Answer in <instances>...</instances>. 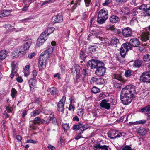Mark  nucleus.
Here are the masks:
<instances>
[{"instance_id": "48", "label": "nucleus", "mask_w": 150, "mask_h": 150, "mask_svg": "<svg viewBox=\"0 0 150 150\" xmlns=\"http://www.w3.org/2000/svg\"><path fill=\"white\" fill-rule=\"evenodd\" d=\"M121 83H117L114 84V87L120 89L121 88Z\"/></svg>"}, {"instance_id": "47", "label": "nucleus", "mask_w": 150, "mask_h": 150, "mask_svg": "<svg viewBox=\"0 0 150 150\" xmlns=\"http://www.w3.org/2000/svg\"><path fill=\"white\" fill-rule=\"evenodd\" d=\"M97 78L93 77H92L91 80L90 82L91 83L93 84L95 83V84H96L97 80Z\"/></svg>"}, {"instance_id": "12", "label": "nucleus", "mask_w": 150, "mask_h": 150, "mask_svg": "<svg viewBox=\"0 0 150 150\" xmlns=\"http://www.w3.org/2000/svg\"><path fill=\"white\" fill-rule=\"evenodd\" d=\"M39 60L38 62V66L42 67L45 65L46 63V61L48 58L45 57L44 55L41 54L39 57Z\"/></svg>"}, {"instance_id": "41", "label": "nucleus", "mask_w": 150, "mask_h": 150, "mask_svg": "<svg viewBox=\"0 0 150 150\" xmlns=\"http://www.w3.org/2000/svg\"><path fill=\"white\" fill-rule=\"evenodd\" d=\"M129 11L127 7L122 8V13L123 12L124 15H127L129 13Z\"/></svg>"}, {"instance_id": "9", "label": "nucleus", "mask_w": 150, "mask_h": 150, "mask_svg": "<svg viewBox=\"0 0 150 150\" xmlns=\"http://www.w3.org/2000/svg\"><path fill=\"white\" fill-rule=\"evenodd\" d=\"M66 99L65 96H63L62 99L59 102L57 105V109L58 111L62 112H63L64 111V106Z\"/></svg>"}, {"instance_id": "2", "label": "nucleus", "mask_w": 150, "mask_h": 150, "mask_svg": "<svg viewBox=\"0 0 150 150\" xmlns=\"http://www.w3.org/2000/svg\"><path fill=\"white\" fill-rule=\"evenodd\" d=\"M135 86L132 85H128L122 88V93L127 95L130 94L133 96V94L135 93Z\"/></svg>"}, {"instance_id": "1", "label": "nucleus", "mask_w": 150, "mask_h": 150, "mask_svg": "<svg viewBox=\"0 0 150 150\" xmlns=\"http://www.w3.org/2000/svg\"><path fill=\"white\" fill-rule=\"evenodd\" d=\"M140 44V42L137 38H133L130 40L129 43L126 42L122 44V57H124L129 50L132 49V47H137L139 46Z\"/></svg>"}, {"instance_id": "21", "label": "nucleus", "mask_w": 150, "mask_h": 150, "mask_svg": "<svg viewBox=\"0 0 150 150\" xmlns=\"http://www.w3.org/2000/svg\"><path fill=\"white\" fill-rule=\"evenodd\" d=\"M149 33L146 32L143 33L141 35V39L143 41H146L149 39Z\"/></svg>"}, {"instance_id": "13", "label": "nucleus", "mask_w": 150, "mask_h": 150, "mask_svg": "<svg viewBox=\"0 0 150 150\" xmlns=\"http://www.w3.org/2000/svg\"><path fill=\"white\" fill-rule=\"evenodd\" d=\"M100 106L105 109L108 110L110 108V104L108 103V101L106 99L103 100L100 103Z\"/></svg>"}, {"instance_id": "30", "label": "nucleus", "mask_w": 150, "mask_h": 150, "mask_svg": "<svg viewBox=\"0 0 150 150\" xmlns=\"http://www.w3.org/2000/svg\"><path fill=\"white\" fill-rule=\"evenodd\" d=\"M40 112L38 110H35L30 113V115L32 117H35L39 115Z\"/></svg>"}, {"instance_id": "28", "label": "nucleus", "mask_w": 150, "mask_h": 150, "mask_svg": "<svg viewBox=\"0 0 150 150\" xmlns=\"http://www.w3.org/2000/svg\"><path fill=\"white\" fill-rule=\"evenodd\" d=\"M48 91L53 95H56L58 93L57 89L55 87H52L48 89Z\"/></svg>"}, {"instance_id": "25", "label": "nucleus", "mask_w": 150, "mask_h": 150, "mask_svg": "<svg viewBox=\"0 0 150 150\" xmlns=\"http://www.w3.org/2000/svg\"><path fill=\"white\" fill-rule=\"evenodd\" d=\"M141 111L146 115L150 114V105H148L141 109Z\"/></svg>"}, {"instance_id": "50", "label": "nucleus", "mask_w": 150, "mask_h": 150, "mask_svg": "<svg viewBox=\"0 0 150 150\" xmlns=\"http://www.w3.org/2000/svg\"><path fill=\"white\" fill-rule=\"evenodd\" d=\"M111 0H106L105 2L103 3L102 4L103 6H106L108 4H110L111 2Z\"/></svg>"}, {"instance_id": "32", "label": "nucleus", "mask_w": 150, "mask_h": 150, "mask_svg": "<svg viewBox=\"0 0 150 150\" xmlns=\"http://www.w3.org/2000/svg\"><path fill=\"white\" fill-rule=\"evenodd\" d=\"M91 31L92 32H92V34H90L88 35V38H87V40H90L91 39V37L92 36V35H92L93 36L94 35H98L99 34V33H98V32L97 31H96V30H91Z\"/></svg>"}, {"instance_id": "49", "label": "nucleus", "mask_w": 150, "mask_h": 150, "mask_svg": "<svg viewBox=\"0 0 150 150\" xmlns=\"http://www.w3.org/2000/svg\"><path fill=\"white\" fill-rule=\"evenodd\" d=\"M84 113L83 110L82 109H79L78 110V115L80 116L83 115Z\"/></svg>"}, {"instance_id": "4", "label": "nucleus", "mask_w": 150, "mask_h": 150, "mask_svg": "<svg viewBox=\"0 0 150 150\" xmlns=\"http://www.w3.org/2000/svg\"><path fill=\"white\" fill-rule=\"evenodd\" d=\"M103 62L94 59H92L89 60L87 62V65L88 67L91 68V69L93 68H97V67H99L101 65Z\"/></svg>"}, {"instance_id": "27", "label": "nucleus", "mask_w": 150, "mask_h": 150, "mask_svg": "<svg viewBox=\"0 0 150 150\" xmlns=\"http://www.w3.org/2000/svg\"><path fill=\"white\" fill-rule=\"evenodd\" d=\"M7 55V52L6 50H4L0 52V60H3L4 59Z\"/></svg>"}, {"instance_id": "6", "label": "nucleus", "mask_w": 150, "mask_h": 150, "mask_svg": "<svg viewBox=\"0 0 150 150\" xmlns=\"http://www.w3.org/2000/svg\"><path fill=\"white\" fill-rule=\"evenodd\" d=\"M124 94V96L122 97V103L124 105H127L131 102L133 96H132L130 94L128 95Z\"/></svg>"}, {"instance_id": "60", "label": "nucleus", "mask_w": 150, "mask_h": 150, "mask_svg": "<svg viewBox=\"0 0 150 150\" xmlns=\"http://www.w3.org/2000/svg\"><path fill=\"white\" fill-rule=\"evenodd\" d=\"M35 55V53L34 52L32 53L31 54H30L28 55V57L30 58H31L33 57Z\"/></svg>"}, {"instance_id": "26", "label": "nucleus", "mask_w": 150, "mask_h": 150, "mask_svg": "<svg viewBox=\"0 0 150 150\" xmlns=\"http://www.w3.org/2000/svg\"><path fill=\"white\" fill-rule=\"evenodd\" d=\"M137 131L138 134L142 136L146 135L147 133L146 130L144 128H139L137 129Z\"/></svg>"}, {"instance_id": "20", "label": "nucleus", "mask_w": 150, "mask_h": 150, "mask_svg": "<svg viewBox=\"0 0 150 150\" xmlns=\"http://www.w3.org/2000/svg\"><path fill=\"white\" fill-rule=\"evenodd\" d=\"M54 30V28L53 27H49L42 33L46 37L50 34L52 33Z\"/></svg>"}, {"instance_id": "46", "label": "nucleus", "mask_w": 150, "mask_h": 150, "mask_svg": "<svg viewBox=\"0 0 150 150\" xmlns=\"http://www.w3.org/2000/svg\"><path fill=\"white\" fill-rule=\"evenodd\" d=\"M131 74V72L129 70L126 71L125 73V76L127 77L130 76Z\"/></svg>"}, {"instance_id": "14", "label": "nucleus", "mask_w": 150, "mask_h": 150, "mask_svg": "<svg viewBox=\"0 0 150 150\" xmlns=\"http://www.w3.org/2000/svg\"><path fill=\"white\" fill-rule=\"evenodd\" d=\"M12 68V72L10 75V77L13 78L15 74L16 73L18 69L17 65L15 64L14 62H13L11 64Z\"/></svg>"}, {"instance_id": "54", "label": "nucleus", "mask_w": 150, "mask_h": 150, "mask_svg": "<svg viewBox=\"0 0 150 150\" xmlns=\"http://www.w3.org/2000/svg\"><path fill=\"white\" fill-rule=\"evenodd\" d=\"M131 14L133 16H136L138 14V12L137 11L133 10L131 11Z\"/></svg>"}, {"instance_id": "45", "label": "nucleus", "mask_w": 150, "mask_h": 150, "mask_svg": "<svg viewBox=\"0 0 150 150\" xmlns=\"http://www.w3.org/2000/svg\"><path fill=\"white\" fill-rule=\"evenodd\" d=\"M146 6L147 5H146L142 4L139 7V9L140 10L146 11L147 9Z\"/></svg>"}, {"instance_id": "19", "label": "nucleus", "mask_w": 150, "mask_h": 150, "mask_svg": "<svg viewBox=\"0 0 150 150\" xmlns=\"http://www.w3.org/2000/svg\"><path fill=\"white\" fill-rule=\"evenodd\" d=\"M53 50V48L51 47L47 49L46 51L43 52L41 54H42V55H44L45 57L49 58L50 57V54L52 52Z\"/></svg>"}, {"instance_id": "31", "label": "nucleus", "mask_w": 150, "mask_h": 150, "mask_svg": "<svg viewBox=\"0 0 150 150\" xmlns=\"http://www.w3.org/2000/svg\"><path fill=\"white\" fill-rule=\"evenodd\" d=\"M100 89L96 87H93L91 89V91L94 93H98L100 92Z\"/></svg>"}, {"instance_id": "57", "label": "nucleus", "mask_w": 150, "mask_h": 150, "mask_svg": "<svg viewBox=\"0 0 150 150\" xmlns=\"http://www.w3.org/2000/svg\"><path fill=\"white\" fill-rule=\"evenodd\" d=\"M85 4L86 6L88 7L89 6V4L91 1V0H84Z\"/></svg>"}, {"instance_id": "44", "label": "nucleus", "mask_w": 150, "mask_h": 150, "mask_svg": "<svg viewBox=\"0 0 150 150\" xmlns=\"http://www.w3.org/2000/svg\"><path fill=\"white\" fill-rule=\"evenodd\" d=\"M83 73L82 74L81 76H82V80L83 81L85 80V77L86 76L87 73L86 72V69H83Z\"/></svg>"}, {"instance_id": "58", "label": "nucleus", "mask_w": 150, "mask_h": 150, "mask_svg": "<svg viewBox=\"0 0 150 150\" xmlns=\"http://www.w3.org/2000/svg\"><path fill=\"white\" fill-rule=\"evenodd\" d=\"M17 81L19 83H21L23 81V80L21 77H18L16 79Z\"/></svg>"}, {"instance_id": "35", "label": "nucleus", "mask_w": 150, "mask_h": 150, "mask_svg": "<svg viewBox=\"0 0 150 150\" xmlns=\"http://www.w3.org/2000/svg\"><path fill=\"white\" fill-rule=\"evenodd\" d=\"M102 145H101L98 142L95 143L93 145V147L95 149L97 150H100Z\"/></svg>"}, {"instance_id": "15", "label": "nucleus", "mask_w": 150, "mask_h": 150, "mask_svg": "<svg viewBox=\"0 0 150 150\" xmlns=\"http://www.w3.org/2000/svg\"><path fill=\"white\" fill-rule=\"evenodd\" d=\"M37 81L35 78L31 79L29 81V84L30 91H33L34 88L35 87Z\"/></svg>"}, {"instance_id": "52", "label": "nucleus", "mask_w": 150, "mask_h": 150, "mask_svg": "<svg viewBox=\"0 0 150 150\" xmlns=\"http://www.w3.org/2000/svg\"><path fill=\"white\" fill-rule=\"evenodd\" d=\"M32 75L33 77V78L35 79L37 75V72L36 70H33L32 71Z\"/></svg>"}, {"instance_id": "23", "label": "nucleus", "mask_w": 150, "mask_h": 150, "mask_svg": "<svg viewBox=\"0 0 150 150\" xmlns=\"http://www.w3.org/2000/svg\"><path fill=\"white\" fill-rule=\"evenodd\" d=\"M109 19L110 21L113 23H116L120 21L119 18L114 15L110 17Z\"/></svg>"}, {"instance_id": "63", "label": "nucleus", "mask_w": 150, "mask_h": 150, "mask_svg": "<svg viewBox=\"0 0 150 150\" xmlns=\"http://www.w3.org/2000/svg\"><path fill=\"white\" fill-rule=\"evenodd\" d=\"M122 150H131L130 147L128 146H125Z\"/></svg>"}, {"instance_id": "61", "label": "nucleus", "mask_w": 150, "mask_h": 150, "mask_svg": "<svg viewBox=\"0 0 150 150\" xmlns=\"http://www.w3.org/2000/svg\"><path fill=\"white\" fill-rule=\"evenodd\" d=\"M16 139L18 141H20L22 139L21 137L19 135H17L16 137Z\"/></svg>"}, {"instance_id": "56", "label": "nucleus", "mask_w": 150, "mask_h": 150, "mask_svg": "<svg viewBox=\"0 0 150 150\" xmlns=\"http://www.w3.org/2000/svg\"><path fill=\"white\" fill-rule=\"evenodd\" d=\"M64 138H60V140L59 141V143L60 144L62 145L64 144Z\"/></svg>"}, {"instance_id": "51", "label": "nucleus", "mask_w": 150, "mask_h": 150, "mask_svg": "<svg viewBox=\"0 0 150 150\" xmlns=\"http://www.w3.org/2000/svg\"><path fill=\"white\" fill-rule=\"evenodd\" d=\"M62 127L64 130L69 129V124L67 123L64 124L63 125Z\"/></svg>"}, {"instance_id": "39", "label": "nucleus", "mask_w": 150, "mask_h": 150, "mask_svg": "<svg viewBox=\"0 0 150 150\" xmlns=\"http://www.w3.org/2000/svg\"><path fill=\"white\" fill-rule=\"evenodd\" d=\"M81 123H79L78 125H74L73 127L74 130L80 129Z\"/></svg>"}, {"instance_id": "34", "label": "nucleus", "mask_w": 150, "mask_h": 150, "mask_svg": "<svg viewBox=\"0 0 150 150\" xmlns=\"http://www.w3.org/2000/svg\"><path fill=\"white\" fill-rule=\"evenodd\" d=\"M89 126L88 124H86L83 125V124L81 123L80 130H81L82 131V133L83 131H84V130L87 129L89 128Z\"/></svg>"}, {"instance_id": "18", "label": "nucleus", "mask_w": 150, "mask_h": 150, "mask_svg": "<svg viewBox=\"0 0 150 150\" xmlns=\"http://www.w3.org/2000/svg\"><path fill=\"white\" fill-rule=\"evenodd\" d=\"M52 21L54 23H60L63 21L62 17L58 15L54 16L52 18Z\"/></svg>"}, {"instance_id": "64", "label": "nucleus", "mask_w": 150, "mask_h": 150, "mask_svg": "<svg viewBox=\"0 0 150 150\" xmlns=\"http://www.w3.org/2000/svg\"><path fill=\"white\" fill-rule=\"evenodd\" d=\"M6 110H7V111L8 112H11L12 111V108L9 107H7L6 108Z\"/></svg>"}, {"instance_id": "16", "label": "nucleus", "mask_w": 150, "mask_h": 150, "mask_svg": "<svg viewBox=\"0 0 150 150\" xmlns=\"http://www.w3.org/2000/svg\"><path fill=\"white\" fill-rule=\"evenodd\" d=\"M131 34V30L129 28L127 27L122 30V35L124 37H129Z\"/></svg>"}, {"instance_id": "37", "label": "nucleus", "mask_w": 150, "mask_h": 150, "mask_svg": "<svg viewBox=\"0 0 150 150\" xmlns=\"http://www.w3.org/2000/svg\"><path fill=\"white\" fill-rule=\"evenodd\" d=\"M119 42V40L116 38H113L111 40V44L112 45H116Z\"/></svg>"}, {"instance_id": "7", "label": "nucleus", "mask_w": 150, "mask_h": 150, "mask_svg": "<svg viewBox=\"0 0 150 150\" xmlns=\"http://www.w3.org/2000/svg\"><path fill=\"white\" fill-rule=\"evenodd\" d=\"M81 68L78 65L74 64L73 68L71 69L72 73L74 75H76V78L77 80L79 78V74Z\"/></svg>"}, {"instance_id": "5", "label": "nucleus", "mask_w": 150, "mask_h": 150, "mask_svg": "<svg viewBox=\"0 0 150 150\" xmlns=\"http://www.w3.org/2000/svg\"><path fill=\"white\" fill-rule=\"evenodd\" d=\"M106 71L105 68L104 67V63L103 62L99 67H97L95 73L98 76H102L105 74Z\"/></svg>"}, {"instance_id": "43", "label": "nucleus", "mask_w": 150, "mask_h": 150, "mask_svg": "<svg viewBox=\"0 0 150 150\" xmlns=\"http://www.w3.org/2000/svg\"><path fill=\"white\" fill-rule=\"evenodd\" d=\"M146 122V120H139V121H136L135 124H144Z\"/></svg>"}, {"instance_id": "29", "label": "nucleus", "mask_w": 150, "mask_h": 150, "mask_svg": "<svg viewBox=\"0 0 150 150\" xmlns=\"http://www.w3.org/2000/svg\"><path fill=\"white\" fill-rule=\"evenodd\" d=\"M10 13L7 10L1 11L0 12V14L4 17H6L10 15Z\"/></svg>"}, {"instance_id": "24", "label": "nucleus", "mask_w": 150, "mask_h": 150, "mask_svg": "<svg viewBox=\"0 0 150 150\" xmlns=\"http://www.w3.org/2000/svg\"><path fill=\"white\" fill-rule=\"evenodd\" d=\"M142 60L137 59L134 61L133 65L135 67L139 68L142 66Z\"/></svg>"}, {"instance_id": "33", "label": "nucleus", "mask_w": 150, "mask_h": 150, "mask_svg": "<svg viewBox=\"0 0 150 150\" xmlns=\"http://www.w3.org/2000/svg\"><path fill=\"white\" fill-rule=\"evenodd\" d=\"M106 19H105L104 18H103L98 16V18L97 20V21L99 24H102L104 23Z\"/></svg>"}, {"instance_id": "53", "label": "nucleus", "mask_w": 150, "mask_h": 150, "mask_svg": "<svg viewBox=\"0 0 150 150\" xmlns=\"http://www.w3.org/2000/svg\"><path fill=\"white\" fill-rule=\"evenodd\" d=\"M109 147L108 146L104 145L102 146L100 150H109Z\"/></svg>"}, {"instance_id": "55", "label": "nucleus", "mask_w": 150, "mask_h": 150, "mask_svg": "<svg viewBox=\"0 0 150 150\" xmlns=\"http://www.w3.org/2000/svg\"><path fill=\"white\" fill-rule=\"evenodd\" d=\"M141 1V0H132V2L134 6H136L137 3H139Z\"/></svg>"}, {"instance_id": "3", "label": "nucleus", "mask_w": 150, "mask_h": 150, "mask_svg": "<svg viewBox=\"0 0 150 150\" xmlns=\"http://www.w3.org/2000/svg\"><path fill=\"white\" fill-rule=\"evenodd\" d=\"M30 47V44L28 42H26L23 46L18 49L16 51L17 54H18V56L25 54L28 51Z\"/></svg>"}, {"instance_id": "11", "label": "nucleus", "mask_w": 150, "mask_h": 150, "mask_svg": "<svg viewBox=\"0 0 150 150\" xmlns=\"http://www.w3.org/2000/svg\"><path fill=\"white\" fill-rule=\"evenodd\" d=\"M46 37L42 33L41 34L37 41L36 45L38 46L42 45L44 43L46 40L45 38Z\"/></svg>"}, {"instance_id": "36", "label": "nucleus", "mask_w": 150, "mask_h": 150, "mask_svg": "<svg viewBox=\"0 0 150 150\" xmlns=\"http://www.w3.org/2000/svg\"><path fill=\"white\" fill-rule=\"evenodd\" d=\"M17 91L14 88H13L11 90V95L12 98H14L15 96L17 93Z\"/></svg>"}, {"instance_id": "8", "label": "nucleus", "mask_w": 150, "mask_h": 150, "mask_svg": "<svg viewBox=\"0 0 150 150\" xmlns=\"http://www.w3.org/2000/svg\"><path fill=\"white\" fill-rule=\"evenodd\" d=\"M108 137L111 139L119 137L122 136L121 133L114 130H111L108 133Z\"/></svg>"}, {"instance_id": "59", "label": "nucleus", "mask_w": 150, "mask_h": 150, "mask_svg": "<svg viewBox=\"0 0 150 150\" xmlns=\"http://www.w3.org/2000/svg\"><path fill=\"white\" fill-rule=\"evenodd\" d=\"M48 148L49 150H54L55 149L54 147L52 145H49L48 147Z\"/></svg>"}, {"instance_id": "62", "label": "nucleus", "mask_w": 150, "mask_h": 150, "mask_svg": "<svg viewBox=\"0 0 150 150\" xmlns=\"http://www.w3.org/2000/svg\"><path fill=\"white\" fill-rule=\"evenodd\" d=\"M81 133H80V134H78L75 138V139L76 140H78L80 138H82V137L81 135Z\"/></svg>"}, {"instance_id": "40", "label": "nucleus", "mask_w": 150, "mask_h": 150, "mask_svg": "<svg viewBox=\"0 0 150 150\" xmlns=\"http://www.w3.org/2000/svg\"><path fill=\"white\" fill-rule=\"evenodd\" d=\"M144 62H146L150 60V56L149 54H146L144 55L143 58Z\"/></svg>"}, {"instance_id": "10", "label": "nucleus", "mask_w": 150, "mask_h": 150, "mask_svg": "<svg viewBox=\"0 0 150 150\" xmlns=\"http://www.w3.org/2000/svg\"><path fill=\"white\" fill-rule=\"evenodd\" d=\"M95 45H90L88 48V52L89 53H92L96 51V49L98 47H102L101 45L103 44V42H101V44H99L98 43L94 44Z\"/></svg>"}, {"instance_id": "38", "label": "nucleus", "mask_w": 150, "mask_h": 150, "mask_svg": "<svg viewBox=\"0 0 150 150\" xmlns=\"http://www.w3.org/2000/svg\"><path fill=\"white\" fill-rule=\"evenodd\" d=\"M104 83V79L102 78H97V80L96 84L98 85H102Z\"/></svg>"}, {"instance_id": "17", "label": "nucleus", "mask_w": 150, "mask_h": 150, "mask_svg": "<svg viewBox=\"0 0 150 150\" xmlns=\"http://www.w3.org/2000/svg\"><path fill=\"white\" fill-rule=\"evenodd\" d=\"M98 16L104 18L105 19H107L108 17V13L107 11L102 9L99 11Z\"/></svg>"}, {"instance_id": "22", "label": "nucleus", "mask_w": 150, "mask_h": 150, "mask_svg": "<svg viewBox=\"0 0 150 150\" xmlns=\"http://www.w3.org/2000/svg\"><path fill=\"white\" fill-rule=\"evenodd\" d=\"M45 120L40 119L39 117H35L32 121V122L34 124H38L45 122Z\"/></svg>"}, {"instance_id": "42", "label": "nucleus", "mask_w": 150, "mask_h": 150, "mask_svg": "<svg viewBox=\"0 0 150 150\" xmlns=\"http://www.w3.org/2000/svg\"><path fill=\"white\" fill-rule=\"evenodd\" d=\"M114 77L115 79H117L119 81H121L122 80V77L121 74H115L114 75Z\"/></svg>"}]
</instances>
